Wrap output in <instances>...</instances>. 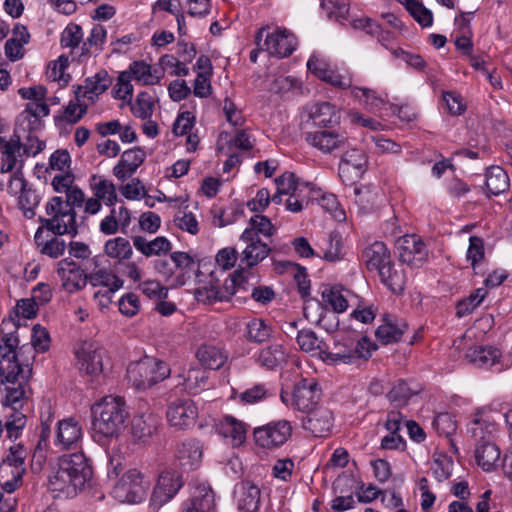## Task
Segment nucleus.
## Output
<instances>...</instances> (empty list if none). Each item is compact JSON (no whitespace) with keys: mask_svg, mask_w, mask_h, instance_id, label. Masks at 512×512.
Wrapping results in <instances>:
<instances>
[{"mask_svg":"<svg viewBox=\"0 0 512 512\" xmlns=\"http://www.w3.org/2000/svg\"><path fill=\"white\" fill-rule=\"evenodd\" d=\"M92 466L83 452L64 454L51 466L47 488L54 497L73 498L89 484Z\"/></svg>","mask_w":512,"mask_h":512,"instance_id":"f257e3e1","label":"nucleus"},{"mask_svg":"<svg viewBox=\"0 0 512 512\" xmlns=\"http://www.w3.org/2000/svg\"><path fill=\"white\" fill-rule=\"evenodd\" d=\"M91 412L94 432L107 438L117 437L128 417L123 398L114 396H106L95 403Z\"/></svg>","mask_w":512,"mask_h":512,"instance_id":"f03ea898","label":"nucleus"},{"mask_svg":"<svg viewBox=\"0 0 512 512\" xmlns=\"http://www.w3.org/2000/svg\"><path fill=\"white\" fill-rule=\"evenodd\" d=\"M321 397L322 390L313 378H302L294 384L291 393L282 391L280 394L282 403L304 414L319 407Z\"/></svg>","mask_w":512,"mask_h":512,"instance_id":"7ed1b4c3","label":"nucleus"},{"mask_svg":"<svg viewBox=\"0 0 512 512\" xmlns=\"http://www.w3.org/2000/svg\"><path fill=\"white\" fill-rule=\"evenodd\" d=\"M169 375L168 364L151 357L130 363L127 368V379L137 389L149 388Z\"/></svg>","mask_w":512,"mask_h":512,"instance_id":"20e7f679","label":"nucleus"},{"mask_svg":"<svg viewBox=\"0 0 512 512\" xmlns=\"http://www.w3.org/2000/svg\"><path fill=\"white\" fill-rule=\"evenodd\" d=\"M151 482L136 468L126 471L114 485L113 497L121 503L136 504L146 499Z\"/></svg>","mask_w":512,"mask_h":512,"instance_id":"39448f33","label":"nucleus"},{"mask_svg":"<svg viewBox=\"0 0 512 512\" xmlns=\"http://www.w3.org/2000/svg\"><path fill=\"white\" fill-rule=\"evenodd\" d=\"M46 213L50 218L41 219V223L48 230L52 231L55 235H76V212L68 208L64 203V198L61 196L53 197L46 204Z\"/></svg>","mask_w":512,"mask_h":512,"instance_id":"423d86ee","label":"nucleus"},{"mask_svg":"<svg viewBox=\"0 0 512 512\" xmlns=\"http://www.w3.org/2000/svg\"><path fill=\"white\" fill-rule=\"evenodd\" d=\"M87 281L93 287L103 286L109 293L118 291L123 281L111 269V264L105 255H96L86 263Z\"/></svg>","mask_w":512,"mask_h":512,"instance_id":"0eeeda50","label":"nucleus"},{"mask_svg":"<svg viewBox=\"0 0 512 512\" xmlns=\"http://www.w3.org/2000/svg\"><path fill=\"white\" fill-rule=\"evenodd\" d=\"M241 274H233L230 279L224 282L223 286L218 283L210 282L208 285L198 287L194 291L195 298L203 304H213L215 302L228 301L234 295H238L241 289H246L242 285Z\"/></svg>","mask_w":512,"mask_h":512,"instance_id":"6e6552de","label":"nucleus"},{"mask_svg":"<svg viewBox=\"0 0 512 512\" xmlns=\"http://www.w3.org/2000/svg\"><path fill=\"white\" fill-rule=\"evenodd\" d=\"M265 32L266 29L261 28L255 36V43L259 50L267 51L269 55L280 58L291 55L295 50V38L287 30H275L272 33H266L265 40L261 43Z\"/></svg>","mask_w":512,"mask_h":512,"instance_id":"1a4fd4ad","label":"nucleus"},{"mask_svg":"<svg viewBox=\"0 0 512 512\" xmlns=\"http://www.w3.org/2000/svg\"><path fill=\"white\" fill-rule=\"evenodd\" d=\"M183 486L181 474L175 470L163 471L157 480L150 498V509L156 512L169 502Z\"/></svg>","mask_w":512,"mask_h":512,"instance_id":"9d476101","label":"nucleus"},{"mask_svg":"<svg viewBox=\"0 0 512 512\" xmlns=\"http://www.w3.org/2000/svg\"><path fill=\"white\" fill-rule=\"evenodd\" d=\"M255 443L266 449L283 445L292 434V425L287 420L270 422L254 429Z\"/></svg>","mask_w":512,"mask_h":512,"instance_id":"9b49d317","label":"nucleus"},{"mask_svg":"<svg viewBox=\"0 0 512 512\" xmlns=\"http://www.w3.org/2000/svg\"><path fill=\"white\" fill-rule=\"evenodd\" d=\"M254 232L243 231L240 240L246 244L241 252L239 269L234 274L243 275L245 269H250L262 262L270 253L269 246L262 242L260 238H255Z\"/></svg>","mask_w":512,"mask_h":512,"instance_id":"f8f14e48","label":"nucleus"},{"mask_svg":"<svg viewBox=\"0 0 512 512\" xmlns=\"http://www.w3.org/2000/svg\"><path fill=\"white\" fill-rule=\"evenodd\" d=\"M57 275L61 287L68 293H75L88 284L86 265L81 267L75 260L64 258L57 263Z\"/></svg>","mask_w":512,"mask_h":512,"instance_id":"ddd939ff","label":"nucleus"},{"mask_svg":"<svg viewBox=\"0 0 512 512\" xmlns=\"http://www.w3.org/2000/svg\"><path fill=\"white\" fill-rule=\"evenodd\" d=\"M308 70L316 77L325 81L326 83L339 88L347 89L352 88V76L349 72L340 73L333 69L326 59L319 55L313 54L307 61Z\"/></svg>","mask_w":512,"mask_h":512,"instance_id":"4468645a","label":"nucleus"},{"mask_svg":"<svg viewBox=\"0 0 512 512\" xmlns=\"http://www.w3.org/2000/svg\"><path fill=\"white\" fill-rule=\"evenodd\" d=\"M166 416L171 426L187 429L195 425L198 408L191 399H177L168 405Z\"/></svg>","mask_w":512,"mask_h":512,"instance_id":"2eb2a0df","label":"nucleus"},{"mask_svg":"<svg viewBox=\"0 0 512 512\" xmlns=\"http://www.w3.org/2000/svg\"><path fill=\"white\" fill-rule=\"evenodd\" d=\"M465 359L477 368L493 369L500 372L505 368L502 362L501 351L489 345H476L469 347L465 353Z\"/></svg>","mask_w":512,"mask_h":512,"instance_id":"dca6fc26","label":"nucleus"},{"mask_svg":"<svg viewBox=\"0 0 512 512\" xmlns=\"http://www.w3.org/2000/svg\"><path fill=\"white\" fill-rule=\"evenodd\" d=\"M401 262L410 266L419 267L428 258L425 244L416 235H404L396 243Z\"/></svg>","mask_w":512,"mask_h":512,"instance_id":"f3484780","label":"nucleus"},{"mask_svg":"<svg viewBox=\"0 0 512 512\" xmlns=\"http://www.w3.org/2000/svg\"><path fill=\"white\" fill-rule=\"evenodd\" d=\"M112 77L104 69L93 76L87 77L82 85L74 86L75 97L78 101H87L93 104L112 84Z\"/></svg>","mask_w":512,"mask_h":512,"instance_id":"a211bd4d","label":"nucleus"},{"mask_svg":"<svg viewBox=\"0 0 512 512\" xmlns=\"http://www.w3.org/2000/svg\"><path fill=\"white\" fill-rule=\"evenodd\" d=\"M302 426L315 437H328L334 426L333 412L325 407L319 406L305 413Z\"/></svg>","mask_w":512,"mask_h":512,"instance_id":"6ab92c4d","label":"nucleus"},{"mask_svg":"<svg viewBox=\"0 0 512 512\" xmlns=\"http://www.w3.org/2000/svg\"><path fill=\"white\" fill-rule=\"evenodd\" d=\"M83 438L80 423L74 418H66L57 423L54 445L60 450L77 448Z\"/></svg>","mask_w":512,"mask_h":512,"instance_id":"aec40b11","label":"nucleus"},{"mask_svg":"<svg viewBox=\"0 0 512 512\" xmlns=\"http://www.w3.org/2000/svg\"><path fill=\"white\" fill-rule=\"evenodd\" d=\"M305 140L323 153H331L336 149L344 148L348 137L345 132L321 130L306 133Z\"/></svg>","mask_w":512,"mask_h":512,"instance_id":"412c9836","label":"nucleus"},{"mask_svg":"<svg viewBox=\"0 0 512 512\" xmlns=\"http://www.w3.org/2000/svg\"><path fill=\"white\" fill-rule=\"evenodd\" d=\"M383 202L384 195L377 186L362 185L354 188V204L361 215L376 212Z\"/></svg>","mask_w":512,"mask_h":512,"instance_id":"4be33fe9","label":"nucleus"},{"mask_svg":"<svg viewBox=\"0 0 512 512\" xmlns=\"http://www.w3.org/2000/svg\"><path fill=\"white\" fill-rule=\"evenodd\" d=\"M103 349L94 343H84L76 352L80 371L97 376L103 370Z\"/></svg>","mask_w":512,"mask_h":512,"instance_id":"5701e85b","label":"nucleus"},{"mask_svg":"<svg viewBox=\"0 0 512 512\" xmlns=\"http://www.w3.org/2000/svg\"><path fill=\"white\" fill-rule=\"evenodd\" d=\"M195 357L204 369L219 370L227 363L229 355L220 344L203 343L196 349Z\"/></svg>","mask_w":512,"mask_h":512,"instance_id":"b1692460","label":"nucleus"},{"mask_svg":"<svg viewBox=\"0 0 512 512\" xmlns=\"http://www.w3.org/2000/svg\"><path fill=\"white\" fill-rule=\"evenodd\" d=\"M160 423V416L150 411L134 416L131 424L133 440L139 443H147L157 432Z\"/></svg>","mask_w":512,"mask_h":512,"instance_id":"393cba45","label":"nucleus"},{"mask_svg":"<svg viewBox=\"0 0 512 512\" xmlns=\"http://www.w3.org/2000/svg\"><path fill=\"white\" fill-rule=\"evenodd\" d=\"M21 139L19 135L13 134L9 140L0 136V152H1V173L12 172L17 168H22L23 162L18 158L21 157Z\"/></svg>","mask_w":512,"mask_h":512,"instance_id":"a878e982","label":"nucleus"},{"mask_svg":"<svg viewBox=\"0 0 512 512\" xmlns=\"http://www.w3.org/2000/svg\"><path fill=\"white\" fill-rule=\"evenodd\" d=\"M215 497L211 487L199 484L193 488L191 496L182 505V512H213Z\"/></svg>","mask_w":512,"mask_h":512,"instance_id":"bb28decb","label":"nucleus"},{"mask_svg":"<svg viewBox=\"0 0 512 512\" xmlns=\"http://www.w3.org/2000/svg\"><path fill=\"white\" fill-rule=\"evenodd\" d=\"M170 258L175 264V271L171 276V285L173 287L184 286L192 278V275L196 273L199 267L194 259L185 252H174L171 254Z\"/></svg>","mask_w":512,"mask_h":512,"instance_id":"cd10ccee","label":"nucleus"},{"mask_svg":"<svg viewBox=\"0 0 512 512\" xmlns=\"http://www.w3.org/2000/svg\"><path fill=\"white\" fill-rule=\"evenodd\" d=\"M308 117L319 127L338 124L341 119L340 110L329 102L314 103L306 107Z\"/></svg>","mask_w":512,"mask_h":512,"instance_id":"c85d7f7f","label":"nucleus"},{"mask_svg":"<svg viewBox=\"0 0 512 512\" xmlns=\"http://www.w3.org/2000/svg\"><path fill=\"white\" fill-rule=\"evenodd\" d=\"M367 168V157L362 150L352 149L344 153L339 165L341 176H350L351 180L360 178Z\"/></svg>","mask_w":512,"mask_h":512,"instance_id":"c756f323","label":"nucleus"},{"mask_svg":"<svg viewBox=\"0 0 512 512\" xmlns=\"http://www.w3.org/2000/svg\"><path fill=\"white\" fill-rule=\"evenodd\" d=\"M510 180L506 171L500 166H491L485 171V182L482 187L485 195L490 198L499 196L509 189Z\"/></svg>","mask_w":512,"mask_h":512,"instance_id":"7c9ffc66","label":"nucleus"},{"mask_svg":"<svg viewBox=\"0 0 512 512\" xmlns=\"http://www.w3.org/2000/svg\"><path fill=\"white\" fill-rule=\"evenodd\" d=\"M407 329V324L394 315L386 314L383 323L376 329L375 336L383 344L398 342Z\"/></svg>","mask_w":512,"mask_h":512,"instance_id":"2f4dec72","label":"nucleus"},{"mask_svg":"<svg viewBox=\"0 0 512 512\" xmlns=\"http://www.w3.org/2000/svg\"><path fill=\"white\" fill-rule=\"evenodd\" d=\"M362 259L368 270L379 272L391 262L390 252L383 242L375 241L362 252Z\"/></svg>","mask_w":512,"mask_h":512,"instance_id":"473e14b6","label":"nucleus"},{"mask_svg":"<svg viewBox=\"0 0 512 512\" xmlns=\"http://www.w3.org/2000/svg\"><path fill=\"white\" fill-rule=\"evenodd\" d=\"M202 453V446L199 441L189 439L177 446L175 455L183 468L193 470L199 466Z\"/></svg>","mask_w":512,"mask_h":512,"instance_id":"72a5a7b5","label":"nucleus"},{"mask_svg":"<svg viewBox=\"0 0 512 512\" xmlns=\"http://www.w3.org/2000/svg\"><path fill=\"white\" fill-rule=\"evenodd\" d=\"M475 460L484 471H493L501 463V452L494 442L476 444Z\"/></svg>","mask_w":512,"mask_h":512,"instance_id":"f704fd0d","label":"nucleus"},{"mask_svg":"<svg viewBox=\"0 0 512 512\" xmlns=\"http://www.w3.org/2000/svg\"><path fill=\"white\" fill-rule=\"evenodd\" d=\"M288 353L283 345L273 343L260 349L256 355V361L268 370H275L286 362Z\"/></svg>","mask_w":512,"mask_h":512,"instance_id":"c9c22d12","label":"nucleus"},{"mask_svg":"<svg viewBox=\"0 0 512 512\" xmlns=\"http://www.w3.org/2000/svg\"><path fill=\"white\" fill-rule=\"evenodd\" d=\"M133 246L145 257L161 256L171 250L170 241L164 236H158L148 241L145 237L136 235L132 237Z\"/></svg>","mask_w":512,"mask_h":512,"instance_id":"e433bc0d","label":"nucleus"},{"mask_svg":"<svg viewBox=\"0 0 512 512\" xmlns=\"http://www.w3.org/2000/svg\"><path fill=\"white\" fill-rule=\"evenodd\" d=\"M322 301L326 306L336 313H342L347 310L349 302L354 295L351 291L338 287V286H327L322 290L321 293Z\"/></svg>","mask_w":512,"mask_h":512,"instance_id":"4c0bfd02","label":"nucleus"},{"mask_svg":"<svg viewBox=\"0 0 512 512\" xmlns=\"http://www.w3.org/2000/svg\"><path fill=\"white\" fill-rule=\"evenodd\" d=\"M132 80L142 85H155L158 84L163 76L159 69H153L151 65L145 61H134L129 65L128 70H125Z\"/></svg>","mask_w":512,"mask_h":512,"instance_id":"58836bf2","label":"nucleus"},{"mask_svg":"<svg viewBox=\"0 0 512 512\" xmlns=\"http://www.w3.org/2000/svg\"><path fill=\"white\" fill-rule=\"evenodd\" d=\"M468 432L477 444L494 442L498 432V426L489 416L475 418L468 427Z\"/></svg>","mask_w":512,"mask_h":512,"instance_id":"ea45409f","label":"nucleus"},{"mask_svg":"<svg viewBox=\"0 0 512 512\" xmlns=\"http://www.w3.org/2000/svg\"><path fill=\"white\" fill-rule=\"evenodd\" d=\"M296 342L301 351L323 360L327 345L313 330H299L296 335Z\"/></svg>","mask_w":512,"mask_h":512,"instance_id":"a19ab883","label":"nucleus"},{"mask_svg":"<svg viewBox=\"0 0 512 512\" xmlns=\"http://www.w3.org/2000/svg\"><path fill=\"white\" fill-rule=\"evenodd\" d=\"M323 361L328 364H335L339 362L345 364L353 363L354 356L352 350V339L344 337L336 340L331 351H329L327 346L323 356Z\"/></svg>","mask_w":512,"mask_h":512,"instance_id":"79ce46f5","label":"nucleus"},{"mask_svg":"<svg viewBox=\"0 0 512 512\" xmlns=\"http://www.w3.org/2000/svg\"><path fill=\"white\" fill-rule=\"evenodd\" d=\"M90 187L94 196H97L106 206H114L118 200L116 186L111 180L101 176L92 175Z\"/></svg>","mask_w":512,"mask_h":512,"instance_id":"37998d69","label":"nucleus"},{"mask_svg":"<svg viewBox=\"0 0 512 512\" xmlns=\"http://www.w3.org/2000/svg\"><path fill=\"white\" fill-rule=\"evenodd\" d=\"M217 146L221 153L228 154L232 147L241 150H250L253 144L246 130H237L233 137L227 132L220 133Z\"/></svg>","mask_w":512,"mask_h":512,"instance_id":"c03bdc74","label":"nucleus"},{"mask_svg":"<svg viewBox=\"0 0 512 512\" xmlns=\"http://www.w3.org/2000/svg\"><path fill=\"white\" fill-rule=\"evenodd\" d=\"M106 38L107 31L103 26H93L90 35L83 42L81 53L78 56L79 61H83V58H88L92 54H98L102 50Z\"/></svg>","mask_w":512,"mask_h":512,"instance_id":"a18cd8bd","label":"nucleus"},{"mask_svg":"<svg viewBox=\"0 0 512 512\" xmlns=\"http://www.w3.org/2000/svg\"><path fill=\"white\" fill-rule=\"evenodd\" d=\"M381 282L393 293L403 291L406 283V275L402 267H395L390 262L389 265L382 268L379 272Z\"/></svg>","mask_w":512,"mask_h":512,"instance_id":"49530a36","label":"nucleus"},{"mask_svg":"<svg viewBox=\"0 0 512 512\" xmlns=\"http://www.w3.org/2000/svg\"><path fill=\"white\" fill-rule=\"evenodd\" d=\"M180 383L189 394H197L203 390L208 383V373L203 367H191L183 376Z\"/></svg>","mask_w":512,"mask_h":512,"instance_id":"de8ad7c7","label":"nucleus"},{"mask_svg":"<svg viewBox=\"0 0 512 512\" xmlns=\"http://www.w3.org/2000/svg\"><path fill=\"white\" fill-rule=\"evenodd\" d=\"M260 489L249 482L243 483L238 496V508L243 512H256L260 504Z\"/></svg>","mask_w":512,"mask_h":512,"instance_id":"09e8293b","label":"nucleus"},{"mask_svg":"<svg viewBox=\"0 0 512 512\" xmlns=\"http://www.w3.org/2000/svg\"><path fill=\"white\" fill-rule=\"evenodd\" d=\"M221 433L232 439L235 446L241 445L246 439L247 425L234 418L225 416L220 424Z\"/></svg>","mask_w":512,"mask_h":512,"instance_id":"8fccbe9b","label":"nucleus"},{"mask_svg":"<svg viewBox=\"0 0 512 512\" xmlns=\"http://www.w3.org/2000/svg\"><path fill=\"white\" fill-rule=\"evenodd\" d=\"M32 368L29 364H11L0 358V379L2 383L15 384L18 376L31 377Z\"/></svg>","mask_w":512,"mask_h":512,"instance_id":"3c124183","label":"nucleus"},{"mask_svg":"<svg viewBox=\"0 0 512 512\" xmlns=\"http://www.w3.org/2000/svg\"><path fill=\"white\" fill-rule=\"evenodd\" d=\"M106 256L121 260H128L133 254L130 242L124 237H116L106 241L104 245Z\"/></svg>","mask_w":512,"mask_h":512,"instance_id":"603ef678","label":"nucleus"},{"mask_svg":"<svg viewBox=\"0 0 512 512\" xmlns=\"http://www.w3.org/2000/svg\"><path fill=\"white\" fill-rule=\"evenodd\" d=\"M351 95L372 112H376L384 105L383 98L369 88L353 86Z\"/></svg>","mask_w":512,"mask_h":512,"instance_id":"864d4df0","label":"nucleus"},{"mask_svg":"<svg viewBox=\"0 0 512 512\" xmlns=\"http://www.w3.org/2000/svg\"><path fill=\"white\" fill-rule=\"evenodd\" d=\"M413 19L422 27H430L433 23V14L421 2L417 0H397Z\"/></svg>","mask_w":512,"mask_h":512,"instance_id":"5fc2aeb1","label":"nucleus"},{"mask_svg":"<svg viewBox=\"0 0 512 512\" xmlns=\"http://www.w3.org/2000/svg\"><path fill=\"white\" fill-rule=\"evenodd\" d=\"M26 457V451L20 444L10 447L8 455L0 460L3 465L6 466L3 469L5 475L9 474V471H16L17 475H23L25 469L23 468L24 460Z\"/></svg>","mask_w":512,"mask_h":512,"instance_id":"6e6d98bb","label":"nucleus"},{"mask_svg":"<svg viewBox=\"0 0 512 512\" xmlns=\"http://www.w3.org/2000/svg\"><path fill=\"white\" fill-rule=\"evenodd\" d=\"M418 393L417 386L411 387L404 380L397 381L388 393V399L396 407L405 406L409 399Z\"/></svg>","mask_w":512,"mask_h":512,"instance_id":"4d7b16f0","label":"nucleus"},{"mask_svg":"<svg viewBox=\"0 0 512 512\" xmlns=\"http://www.w3.org/2000/svg\"><path fill=\"white\" fill-rule=\"evenodd\" d=\"M240 279V281H242V285L246 289L242 288L239 294H242L243 292H250V298L261 305H267L275 298V292L271 287L249 284L244 275H241Z\"/></svg>","mask_w":512,"mask_h":512,"instance_id":"13d9d810","label":"nucleus"},{"mask_svg":"<svg viewBox=\"0 0 512 512\" xmlns=\"http://www.w3.org/2000/svg\"><path fill=\"white\" fill-rule=\"evenodd\" d=\"M322 257L329 262H335L342 258V241L338 233L329 234L321 243Z\"/></svg>","mask_w":512,"mask_h":512,"instance_id":"bf43d9fd","label":"nucleus"},{"mask_svg":"<svg viewBox=\"0 0 512 512\" xmlns=\"http://www.w3.org/2000/svg\"><path fill=\"white\" fill-rule=\"evenodd\" d=\"M131 113L139 119L151 118L154 112V102L147 92H140L135 101L130 104Z\"/></svg>","mask_w":512,"mask_h":512,"instance_id":"052dcab7","label":"nucleus"},{"mask_svg":"<svg viewBox=\"0 0 512 512\" xmlns=\"http://www.w3.org/2000/svg\"><path fill=\"white\" fill-rule=\"evenodd\" d=\"M271 333L272 329L260 318H254L246 325V336L252 342H264L270 338Z\"/></svg>","mask_w":512,"mask_h":512,"instance_id":"680f3d73","label":"nucleus"},{"mask_svg":"<svg viewBox=\"0 0 512 512\" xmlns=\"http://www.w3.org/2000/svg\"><path fill=\"white\" fill-rule=\"evenodd\" d=\"M487 295V288L480 287L472 292L467 298L457 304V316L463 317L472 313L484 300Z\"/></svg>","mask_w":512,"mask_h":512,"instance_id":"e2e57ef3","label":"nucleus"},{"mask_svg":"<svg viewBox=\"0 0 512 512\" xmlns=\"http://www.w3.org/2000/svg\"><path fill=\"white\" fill-rule=\"evenodd\" d=\"M273 392L265 383L255 384L251 388L241 392L238 396L239 401L245 404H255L272 396Z\"/></svg>","mask_w":512,"mask_h":512,"instance_id":"0e129e2a","label":"nucleus"},{"mask_svg":"<svg viewBox=\"0 0 512 512\" xmlns=\"http://www.w3.org/2000/svg\"><path fill=\"white\" fill-rule=\"evenodd\" d=\"M19 345V339L14 333L5 334L0 341V358L11 364H20L17 361L16 350Z\"/></svg>","mask_w":512,"mask_h":512,"instance_id":"69168bd1","label":"nucleus"},{"mask_svg":"<svg viewBox=\"0 0 512 512\" xmlns=\"http://www.w3.org/2000/svg\"><path fill=\"white\" fill-rule=\"evenodd\" d=\"M485 252H484V242L480 237L471 236L469 238V246L467 249L466 258L470 262L471 267L478 273V268L481 265V262L484 260Z\"/></svg>","mask_w":512,"mask_h":512,"instance_id":"338daca9","label":"nucleus"},{"mask_svg":"<svg viewBox=\"0 0 512 512\" xmlns=\"http://www.w3.org/2000/svg\"><path fill=\"white\" fill-rule=\"evenodd\" d=\"M452 469L453 460L451 457L443 454L434 457L431 470L437 481L443 482L447 480L452 474Z\"/></svg>","mask_w":512,"mask_h":512,"instance_id":"774afa93","label":"nucleus"}]
</instances>
